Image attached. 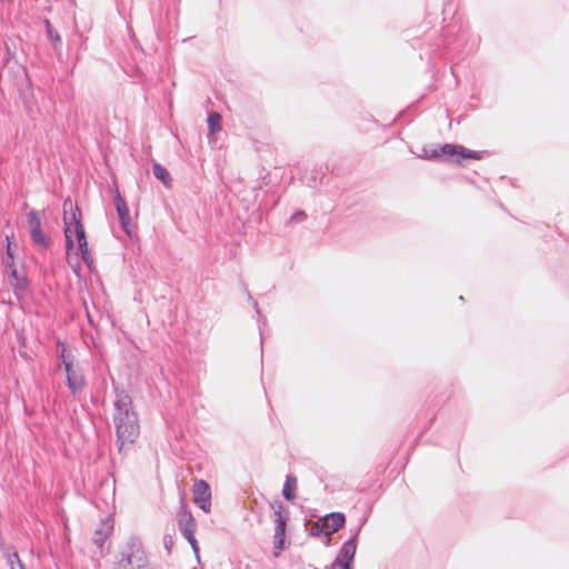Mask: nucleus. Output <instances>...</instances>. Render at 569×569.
Segmentation results:
<instances>
[{"label": "nucleus", "instance_id": "obj_20", "mask_svg": "<svg viewBox=\"0 0 569 569\" xmlns=\"http://www.w3.org/2000/svg\"><path fill=\"white\" fill-rule=\"evenodd\" d=\"M58 358L61 360L63 365V369H66V362L74 363L73 356L67 350V348L62 347L58 352Z\"/></svg>", "mask_w": 569, "mask_h": 569}, {"label": "nucleus", "instance_id": "obj_7", "mask_svg": "<svg viewBox=\"0 0 569 569\" xmlns=\"http://www.w3.org/2000/svg\"><path fill=\"white\" fill-rule=\"evenodd\" d=\"M67 387L72 395H77L86 387V379L79 365L66 362Z\"/></svg>", "mask_w": 569, "mask_h": 569}, {"label": "nucleus", "instance_id": "obj_24", "mask_svg": "<svg viewBox=\"0 0 569 569\" xmlns=\"http://www.w3.org/2000/svg\"><path fill=\"white\" fill-rule=\"evenodd\" d=\"M352 563H348V562H342V561H338V560H335L332 562V569H352Z\"/></svg>", "mask_w": 569, "mask_h": 569}, {"label": "nucleus", "instance_id": "obj_18", "mask_svg": "<svg viewBox=\"0 0 569 569\" xmlns=\"http://www.w3.org/2000/svg\"><path fill=\"white\" fill-rule=\"evenodd\" d=\"M209 131L214 133L221 130V116L218 112H210L208 114Z\"/></svg>", "mask_w": 569, "mask_h": 569}, {"label": "nucleus", "instance_id": "obj_13", "mask_svg": "<svg viewBox=\"0 0 569 569\" xmlns=\"http://www.w3.org/2000/svg\"><path fill=\"white\" fill-rule=\"evenodd\" d=\"M11 286L13 287L14 293L19 296L20 293H23L27 291L28 288V280L24 274H21L17 268L12 267L11 272Z\"/></svg>", "mask_w": 569, "mask_h": 569}, {"label": "nucleus", "instance_id": "obj_27", "mask_svg": "<svg viewBox=\"0 0 569 569\" xmlns=\"http://www.w3.org/2000/svg\"><path fill=\"white\" fill-rule=\"evenodd\" d=\"M308 184L312 188H316V183L311 184L310 182H308Z\"/></svg>", "mask_w": 569, "mask_h": 569}, {"label": "nucleus", "instance_id": "obj_11", "mask_svg": "<svg viewBox=\"0 0 569 569\" xmlns=\"http://www.w3.org/2000/svg\"><path fill=\"white\" fill-rule=\"evenodd\" d=\"M113 529V522L110 518H106L100 522L98 528L93 532L92 541L93 543L102 549L106 540L109 538Z\"/></svg>", "mask_w": 569, "mask_h": 569}, {"label": "nucleus", "instance_id": "obj_1", "mask_svg": "<svg viewBox=\"0 0 569 569\" xmlns=\"http://www.w3.org/2000/svg\"><path fill=\"white\" fill-rule=\"evenodd\" d=\"M113 407L117 445L119 452H123L139 436L138 416L133 410L131 397L126 391L117 392Z\"/></svg>", "mask_w": 569, "mask_h": 569}, {"label": "nucleus", "instance_id": "obj_10", "mask_svg": "<svg viewBox=\"0 0 569 569\" xmlns=\"http://www.w3.org/2000/svg\"><path fill=\"white\" fill-rule=\"evenodd\" d=\"M345 522L346 517L342 512H331L326 517L321 518L319 521L321 532L325 536H330L337 532L340 528L343 527Z\"/></svg>", "mask_w": 569, "mask_h": 569}, {"label": "nucleus", "instance_id": "obj_15", "mask_svg": "<svg viewBox=\"0 0 569 569\" xmlns=\"http://www.w3.org/2000/svg\"><path fill=\"white\" fill-rule=\"evenodd\" d=\"M1 550L10 569H16L20 565H23L19 558L18 552L13 548L1 546Z\"/></svg>", "mask_w": 569, "mask_h": 569}, {"label": "nucleus", "instance_id": "obj_3", "mask_svg": "<svg viewBox=\"0 0 569 569\" xmlns=\"http://www.w3.org/2000/svg\"><path fill=\"white\" fill-rule=\"evenodd\" d=\"M117 569H149V561L140 540L131 537L120 552Z\"/></svg>", "mask_w": 569, "mask_h": 569}, {"label": "nucleus", "instance_id": "obj_14", "mask_svg": "<svg viewBox=\"0 0 569 569\" xmlns=\"http://www.w3.org/2000/svg\"><path fill=\"white\" fill-rule=\"evenodd\" d=\"M297 487V477L292 473L286 476V481L282 489L283 498L288 501H293L296 498L295 489Z\"/></svg>", "mask_w": 569, "mask_h": 569}, {"label": "nucleus", "instance_id": "obj_8", "mask_svg": "<svg viewBox=\"0 0 569 569\" xmlns=\"http://www.w3.org/2000/svg\"><path fill=\"white\" fill-rule=\"evenodd\" d=\"M194 503L204 512L211 509V490L204 480H198L192 488Z\"/></svg>", "mask_w": 569, "mask_h": 569}, {"label": "nucleus", "instance_id": "obj_6", "mask_svg": "<svg viewBox=\"0 0 569 569\" xmlns=\"http://www.w3.org/2000/svg\"><path fill=\"white\" fill-rule=\"evenodd\" d=\"M113 202H114L116 211H117V214H118V218H119V221H120L122 230L129 237H131L133 231H134V226L131 222L130 212H129V208L127 206V202L122 198V196L120 194L118 189H116V193H114V197H113Z\"/></svg>", "mask_w": 569, "mask_h": 569}, {"label": "nucleus", "instance_id": "obj_22", "mask_svg": "<svg viewBox=\"0 0 569 569\" xmlns=\"http://www.w3.org/2000/svg\"><path fill=\"white\" fill-rule=\"evenodd\" d=\"M46 27H47L49 38L52 41H60V36L57 32H53L49 20H46Z\"/></svg>", "mask_w": 569, "mask_h": 569}, {"label": "nucleus", "instance_id": "obj_4", "mask_svg": "<svg viewBox=\"0 0 569 569\" xmlns=\"http://www.w3.org/2000/svg\"><path fill=\"white\" fill-rule=\"evenodd\" d=\"M177 523L180 532L188 540L193 552L198 556L199 547L194 537L197 523L186 505H182L177 513Z\"/></svg>", "mask_w": 569, "mask_h": 569}, {"label": "nucleus", "instance_id": "obj_17", "mask_svg": "<svg viewBox=\"0 0 569 569\" xmlns=\"http://www.w3.org/2000/svg\"><path fill=\"white\" fill-rule=\"evenodd\" d=\"M31 240L34 244L41 247V248H48L49 247V239L44 234L41 228L31 230L30 232Z\"/></svg>", "mask_w": 569, "mask_h": 569}, {"label": "nucleus", "instance_id": "obj_2", "mask_svg": "<svg viewBox=\"0 0 569 569\" xmlns=\"http://www.w3.org/2000/svg\"><path fill=\"white\" fill-rule=\"evenodd\" d=\"M63 222H64V236H66V246L67 249L70 250L73 248L74 242L72 239L71 227L74 226L76 239L79 246V251L81 253L82 260L84 263L90 267L93 263V259L88 248V241L86 237V231L81 222V212L76 203H73L70 199L64 200L63 202Z\"/></svg>", "mask_w": 569, "mask_h": 569}, {"label": "nucleus", "instance_id": "obj_26", "mask_svg": "<svg viewBox=\"0 0 569 569\" xmlns=\"http://www.w3.org/2000/svg\"><path fill=\"white\" fill-rule=\"evenodd\" d=\"M253 305H254V308L258 309V303L253 302ZM257 312L259 313V310H257Z\"/></svg>", "mask_w": 569, "mask_h": 569}, {"label": "nucleus", "instance_id": "obj_21", "mask_svg": "<svg viewBox=\"0 0 569 569\" xmlns=\"http://www.w3.org/2000/svg\"><path fill=\"white\" fill-rule=\"evenodd\" d=\"M460 158L479 160L481 157L478 151L468 150L467 148L462 147Z\"/></svg>", "mask_w": 569, "mask_h": 569}, {"label": "nucleus", "instance_id": "obj_16", "mask_svg": "<svg viewBox=\"0 0 569 569\" xmlns=\"http://www.w3.org/2000/svg\"><path fill=\"white\" fill-rule=\"evenodd\" d=\"M153 176L159 179L164 186H169L171 182V177L169 171L161 166L160 163H153L152 166Z\"/></svg>", "mask_w": 569, "mask_h": 569}, {"label": "nucleus", "instance_id": "obj_19", "mask_svg": "<svg viewBox=\"0 0 569 569\" xmlns=\"http://www.w3.org/2000/svg\"><path fill=\"white\" fill-rule=\"evenodd\" d=\"M27 220H28V224H29L30 231L34 230V229H39V228H41L42 213L38 212V211H34V210H31L27 214Z\"/></svg>", "mask_w": 569, "mask_h": 569}, {"label": "nucleus", "instance_id": "obj_5", "mask_svg": "<svg viewBox=\"0 0 569 569\" xmlns=\"http://www.w3.org/2000/svg\"><path fill=\"white\" fill-rule=\"evenodd\" d=\"M288 511H286L282 505H279L274 510V535H273V548L274 556H278L279 552L283 549L284 545V535H286V526H287Z\"/></svg>", "mask_w": 569, "mask_h": 569}, {"label": "nucleus", "instance_id": "obj_12", "mask_svg": "<svg viewBox=\"0 0 569 569\" xmlns=\"http://www.w3.org/2000/svg\"><path fill=\"white\" fill-rule=\"evenodd\" d=\"M461 148H462V146L445 143L442 146H439L438 148H435L431 151L430 157L431 158H439V157L451 158V157L457 156L458 158H460Z\"/></svg>", "mask_w": 569, "mask_h": 569}, {"label": "nucleus", "instance_id": "obj_25", "mask_svg": "<svg viewBox=\"0 0 569 569\" xmlns=\"http://www.w3.org/2000/svg\"><path fill=\"white\" fill-rule=\"evenodd\" d=\"M7 252H8V254H9L10 257H12V254H11V252H10V247H8Z\"/></svg>", "mask_w": 569, "mask_h": 569}, {"label": "nucleus", "instance_id": "obj_23", "mask_svg": "<svg viewBox=\"0 0 569 569\" xmlns=\"http://www.w3.org/2000/svg\"><path fill=\"white\" fill-rule=\"evenodd\" d=\"M307 219V214L305 211L302 210H299L297 212H295L292 216H291V221H296V222H302Z\"/></svg>", "mask_w": 569, "mask_h": 569}, {"label": "nucleus", "instance_id": "obj_9", "mask_svg": "<svg viewBox=\"0 0 569 569\" xmlns=\"http://www.w3.org/2000/svg\"><path fill=\"white\" fill-rule=\"evenodd\" d=\"M361 530V525H358L353 530L351 537L341 546L335 560L348 562L353 565L355 555L357 551L358 535Z\"/></svg>", "mask_w": 569, "mask_h": 569}]
</instances>
